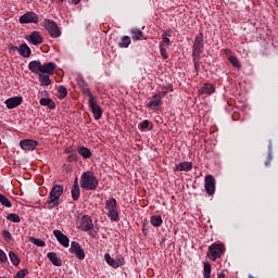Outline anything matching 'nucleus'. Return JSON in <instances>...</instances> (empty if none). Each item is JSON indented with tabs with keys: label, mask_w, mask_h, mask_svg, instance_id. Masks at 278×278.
Returning a JSON list of instances; mask_svg holds the SVG:
<instances>
[{
	"label": "nucleus",
	"mask_w": 278,
	"mask_h": 278,
	"mask_svg": "<svg viewBox=\"0 0 278 278\" xmlns=\"http://www.w3.org/2000/svg\"><path fill=\"white\" fill-rule=\"evenodd\" d=\"M149 119H144L141 124H140V127L141 129H149Z\"/></svg>",
	"instance_id": "obj_41"
},
{
	"label": "nucleus",
	"mask_w": 278,
	"mask_h": 278,
	"mask_svg": "<svg viewBox=\"0 0 278 278\" xmlns=\"http://www.w3.org/2000/svg\"><path fill=\"white\" fill-rule=\"evenodd\" d=\"M36 68H37V71H39V74L54 75L55 68H58V66L53 62H49V63H46L42 65V64H40V61H36Z\"/></svg>",
	"instance_id": "obj_6"
},
{
	"label": "nucleus",
	"mask_w": 278,
	"mask_h": 278,
	"mask_svg": "<svg viewBox=\"0 0 278 278\" xmlns=\"http://www.w3.org/2000/svg\"><path fill=\"white\" fill-rule=\"evenodd\" d=\"M104 260L106 262V264H109V266H112V268H118V262H116L114 258H112V256H110V254H105L104 255Z\"/></svg>",
	"instance_id": "obj_26"
},
{
	"label": "nucleus",
	"mask_w": 278,
	"mask_h": 278,
	"mask_svg": "<svg viewBox=\"0 0 278 278\" xmlns=\"http://www.w3.org/2000/svg\"><path fill=\"white\" fill-rule=\"evenodd\" d=\"M2 236L4 240H12V233L8 230H3Z\"/></svg>",
	"instance_id": "obj_40"
},
{
	"label": "nucleus",
	"mask_w": 278,
	"mask_h": 278,
	"mask_svg": "<svg viewBox=\"0 0 278 278\" xmlns=\"http://www.w3.org/2000/svg\"><path fill=\"white\" fill-rule=\"evenodd\" d=\"M99 186V179L94 176L92 172H85L80 177V188L83 190H97Z\"/></svg>",
	"instance_id": "obj_1"
},
{
	"label": "nucleus",
	"mask_w": 278,
	"mask_h": 278,
	"mask_svg": "<svg viewBox=\"0 0 278 278\" xmlns=\"http://www.w3.org/2000/svg\"><path fill=\"white\" fill-rule=\"evenodd\" d=\"M129 45H131V38L129 36H124L122 38V41H119L118 47H121L122 49H127Z\"/></svg>",
	"instance_id": "obj_25"
},
{
	"label": "nucleus",
	"mask_w": 278,
	"mask_h": 278,
	"mask_svg": "<svg viewBox=\"0 0 278 278\" xmlns=\"http://www.w3.org/2000/svg\"><path fill=\"white\" fill-rule=\"evenodd\" d=\"M229 62L235 66V68H242V63H240V60L237 59V56H229Z\"/></svg>",
	"instance_id": "obj_30"
},
{
	"label": "nucleus",
	"mask_w": 278,
	"mask_h": 278,
	"mask_svg": "<svg viewBox=\"0 0 278 278\" xmlns=\"http://www.w3.org/2000/svg\"><path fill=\"white\" fill-rule=\"evenodd\" d=\"M83 92H84V94H86L88 98H89V103L91 102V101H94V96H92V91H90V88H86V87H84L83 88Z\"/></svg>",
	"instance_id": "obj_35"
},
{
	"label": "nucleus",
	"mask_w": 278,
	"mask_h": 278,
	"mask_svg": "<svg viewBox=\"0 0 278 278\" xmlns=\"http://www.w3.org/2000/svg\"><path fill=\"white\" fill-rule=\"evenodd\" d=\"M64 192V187L62 185H54L50 191V197L48 200L49 210H53V207H58L60 205V197H62Z\"/></svg>",
	"instance_id": "obj_3"
},
{
	"label": "nucleus",
	"mask_w": 278,
	"mask_h": 278,
	"mask_svg": "<svg viewBox=\"0 0 278 278\" xmlns=\"http://www.w3.org/2000/svg\"><path fill=\"white\" fill-rule=\"evenodd\" d=\"M49 76H50L49 74L38 73V79H39L40 86H51V78Z\"/></svg>",
	"instance_id": "obj_19"
},
{
	"label": "nucleus",
	"mask_w": 278,
	"mask_h": 278,
	"mask_svg": "<svg viewBox=\"0 0 278 278\" xmlns=\"http://www.w3.org/2000/svg\"><path fill=\"white\" fill-rule=\"evenodd\" d=\"M89 106L93 114L94 119L100 121L101 116H103V110H101V106L97 104L94 100H91V102H89Z\"/></svg>",
	"instance_id": "obj_11"
},
{
	"label": "nucleus",
	"mask_w": 278,
	"mask_h": 278,
	"mask_svg": "<svg viewBox=\"0 0 278 278\" xmlns=\"http://www.w3.org/2000/svg\"><path fill=\"white\" fill-rule=\"evenodd\" d=\"M160 52L163 60H168V53L166 52V48H164L163 43H160Z\"/></svg>",
	"instance_id": "obj_37"
},
{
	"label": "nucleus",
	"mask_w": 278,
	"mask_h": 278,
	"mask_svg": "<svg viewBox=\"0 0 278 278\" xmlns=\"http://www.w3.org/2000/svg\"><path fill=\"white\" fill-rule=\"evenodd\" d=\"M53 236L56 238L58 242L62 244V247L68 248L71 240L68 237H66V235L62 233L60 230H54Z\"/></svg>",
	"instance_id": "obj_13"
},
{
	"label": "nucleus",
	"mask_w": 278,
	"mask_h": 278,
	"mask_svg": "<svg viewBox=\"0 0 278 278\" xmlns=\"http://www.w3.org/2000/svg\"><path fill=\"white\" fill-rule=\"evenodd\" d=\"M71 251L76 255L78 260H85L86 253L84 252V249H81V245L77 241H72L71 243Z\"/></svg>",
	"instance_id": "obj_9"
},
{
	"label": "nucleus",
	"mask_w": 278,
	"mask_h": 278,
	"mask_svg": "<svg viewBox=\"0 0 278 278\" xmlns=\"http://www.w3.org/2000/svg\"><path fill=\"white\" fill-rule=\"evenodd\" d=\"M39 103L40 105L49 108V110H55V102L50 98H41Z\"/></svg>",
	"instance_id": "obj_20"
},
{
	"label": "nucleus",
	"mask_w": 278,
	"mask_h": 278,
	"mask_svg": "<svg viewBox=\"0 0 278 278\" xmlns=\"http://www.w3.org/2000/svg\"><path fill=\"white\" fill-rule=\"evenodd\" d=\"M59 92H60L59 99H66V97L68 94V90L66 89V87L60 86Z\"/></svg>",
	"instance_id": "obj_34"
},
{
	"label": "nucleus",
	"mask_w": 278,
	"mask_h": 278,
	"mask_svg": "<svg viewBox=\"0 0 278 278\" xmlns=\"http://www.w3.org/2000/svg\"><path fill=\"white\" fill-rule=\"evenodd\" d=\"M29 240H30V242H31L33 244H36V238L33 237V238H30Z\"/></svg>",
	"instance_id": "obj_53"
},
{
	"label": "nucleus",
	"mask_w": 278,
	"mask_h": 278,
	"mask_svg": "<svg viewBox=\"0 0 278 278\" xmlns=\"http://www.w3.org/2000/svg\"><path fill=\"white\" fill-rule=\"evenodd\" d=\"M7 220H10L11 223H21V216H18L17 214H14V213H10L7 216Z\"/></svg>",
	"instance_id": "obj_32"
},
{
	"label": "nucleus",
	"mask_w": 278,
	"mask_h": 278,
	"mask_svg": "<svg viewBox=\"0 0 278 278\" xmlns=\"http://www.w3.org/2000/svg\"><path fill=\"white\" fill-rule=\"evenodd\" d=\"M204 278H210L212 277V264L210 263H204Z\"/></svg>",
	"instance_id": "obj_29"
},
{
	"label": "nucleus",
	"mask_w": 278,
	"mask_h": 278,
	"mask_svg": "<svg viewBox=\"0 0 278 278\" xmlns=\"http://www.w3.org/2000/svg\"><path fill=\"white\" fill-rule=\"evenodd\" d=\"M144 232H147V230H146V229H143V233H144Z\"/></svg>",
	"instance_id": "obj_57"
},
{
	"label": "nucleus",
	"mask_w": 278,
	"mask_h": 278,
	"mask_svg": "<svg viewBox=\"0 0 278 278\" xmlns=\"http://www.w3.org/2000/svg\"><path fill=\"white\" fill-rule=\"evenodd\" d=\"M216 92V88L213 84L205 83L202 87L198 90V94H214Z\"/></svg>",
	"instance_id": "obj_14"
},
{
	"label": "nucleus",
	"mask_w": 278,
	"mask_h": 278,
	"mask_svg": "<svg viewBox=\"0 0 278 278\" xmlns=\"http://www.w3.org/2000/svg\"><path fill=\"white\" fill-rule=\"evenodd\" d=\"M28 68L33 73H36V61L30 62L29 65H28Z\"/></svg>",
	"instance_id": "obj_44"
},
{
	"label": "nucleus",
	"mask_w": 278,
	"mask_h": 278,
	"mask_svg": "<svg viewBox=\"0 0 278 278\" xmlns=\"http://www.w3.org/2000/svg\"><path fill=\"white\" fill-rule=\"evenodd\" d=\"M48 260H50L54 266H62V260L58 257L55 252L48 253Z\"/></svg>",
	"instance_id": "obj_21"
},
{
	"label": "nucleus",
	"mask_w": 278,
	"mask_h": 278,
	"mask_svg": "<svg viewBox=\"0 0 278 278\" xmlns=\"http://www.w3.org/2000/svg\"><path fill=\"white\" fill-rule=\"evenodd\" d=\"M166 94H168V91H161L159 93H155V96L159 97L161 101L163 97H166Z\"/></svg>",
	"instance_id": "obj_46"
},
{
	"label": "nucleus",
	"mask_w": 278,
	"mask_h": 278,
	"mask_svg": "<svg viewBox=\"0 0 278 278\" xmlns=\"http://www.w3.org/2000/svg\"><path fill=\"white\" fill-rule=\"evenodd\" d=\"M28 270L27 269H22L16 273L14 278H25L27 276Z\"/></svg>",
	"instance_id": "obj_38"
},
{
	"label": "nucleus",
	"mask_w": 278,
	"mask_h": 278,
	"mask_svg": "<svg viewBox=\"0 0 278 278\" xmlns=\"http://www.w3.org/2000/svg\"><path fill=\"white\" fill-rule=\"evenodd\" d=\"M36 247H45V241L36 239Z\"/></svg>",
	"instance_id": "obj_48"
},
{
	"label": "nucleus",
	"mask_w": 278,
	"mask_h": 278,
	"mask_svg": "<svg viewBox=\"0 0 278 278\" xmlns=\"http://www.w3.org/2000/svg\"><path fill=\"white\" fill-rule=\"evenodd\" d=\"M92 227H94V224H92V218H90V216L85 215L80 218L78 228H80L81 231H90Z\"/></svg>",
	"instance_id": "obj_10"
},
{
	"label": "nucleus",
	"mask_w": 278,
	"mask_h": 278,
	"mask_svg": "<svg viewBox=\"0 0 278 278\" xmlns=\"http://www.w3.org/2000/svg\"><path fill=\"white\" fill-rule=\"evenodd\" d=\"M5 262H8V255H5V252L0 249V263L5 264Z\"/></svg>",
	"instance_id": "obj_39"
},
{
	"label": "nucleus",
	"mask_w": 278,
	"mask_h": 278,
	"mask_svg": "<svg viewBox=\"0 0 278 278\" xmlns=\"http://www.w3.org/2000/svg\"><path fill=\"white\" fill-rule=\"evenodd\" d=\"M21 103H23V97H12L5 100L8 110H14V108H18Z\"/></svg>",
	"instance_id": "obj_12"
},
{
	"label": "nucleus",
	"mask_w": 278,
	"mask_h": 278,
	"mask_svg": "<svg viewBox=\"0 0 278 278\" xmlns=\"http://www.w3.org/2000/svg\"><path fill=\"white\" fill-rule=\"evenodd\" d=\"M205 191L208 193L210 197H214V193L216 192V179L212 175L205 176Z\"/></svg>",
	"instance_id": "obj_8"
},
{
	"label": "nucleus",
	"mask_w": 278,
	"mask_h": 278,
	"mask_svg": "<svg viewBox=\"0 0 278 278\" xmlns=\"http://www.w3.org/2000/svg\"><path fill=\"white\" fill-rule=\"evenodd\" d=\"M162 100L160 99V96L154 94L152 97V100L147 103V108H150V110H153V112H157L160 106H162Z\"/></svg>",
	"instance_id": "obj_15"
},
{
	"label": "nucleus",
	"mask_w": 278,
	"mask_h": 278,
	"mask_svg": "<svg viewBox=\"0 0 278 278\" xmlns=\"http://www.w3.org/2000/svg\"><path fill=\"white\" fill-rule=\"evenodd\" d=\"M150 223L153 227H162V217L160 215H154L151 217Z\"/></svg>",
	"instance_id": "obj_28"
},
{
	"label": "nucleus",
	"mask_w": 278,
	"mask_h": 278,
	"mask_svg": "<svg viewBox=\"0 0 278 278\" xmlns=\"http://www.w3.org/2000/svg\"><path fill=\"white\" fill-rule=\"evenodd\" d=\"M18 53L22 58H29L31 55V49L27 43H23L18 49Z\"/></svg>",
	"instance_id": "obj_18"
},
{
	"label": "nucleus",
	"mask_w": 278,
	"mask_h": 278,
	"mask_svg": "<svg viewBox=\"0 0 278 278\" xmlns=\"http://www.w3.org/2000/svg\"><path fill=\"white\" fill-rule=\"evenodd\" d=\"M66 153H71V150H70V149H67V150H66Z\"/></svg>",
	"instance_id": "obj_55"
},
{
	"label": "nucleus",
	"mask_w": 278,
	"mask_h": 278,
	"mask_svg": "<svg viewBox=\"0 0 278 278\" xmlns=\"http://www.w3.org/2000/svg\"><path fill=\"white\" fill-rule=\"evenodd\" d=\"M168 36H170V34H168L167 31H165L164 34H163V39H162V41L160 42V45H162L163 43V47H164V45H170V39L168 38Z\"/></svg>",
	"instance_id": "obj_36"
},
{
	"label": "nucleus",
	"mask_w": 278,
	"mask_h": 278,
	"mask_svg": "<svg viewBox=\"0 0 278 278\" xmlns=\"http://www.w3.org/2000/svg\"><path fill=\"white\" fill-rule=\"evenodd\" d=\"M0 203L1 205H3L4 207H12V202H10V200L0 193Z\"/></svg>",
	"instance_id": "obj_31"
},
{
	"label": "nucleus",
	"mask_w": 278,
	"mask_h": 278,
	"mask_svg": "<svg viewBox=\"0 0 278 278\" xmlns=\"http://www.w3.org/2000/svg\"><path fill=\"white\" fill-rule=\"evenodd\" d=\"M203 34H199L194 38L193 47H192V58H193V63H194V68H199V60L201 58V53H203Z\"/></svg>",
	"instance_id": "obj_2"
},
{
	"label": "nucleus",
	"mask_w": 278,
	"mask_h": 278,
	"mask_svg": "<svg viewBox=\"0 0 278 278\" xmlns=\"http://www.w3.org/2000/svg\"><path fill=\"white\" fill-rule=\"evenodd\" d=\"M20 147L23 151H34L36 149V141L31 139H24L20 142Z\"/></svg>",
	"instance_id": "obj_16"
},
{
	"label": "nucleus",
	"mask_w": 278,
	"mask_h": 278,
	"mask_svg": "<svg viewBox=\"0 0 278 278\" xmlns=\"http://www.w3.org/2000/svg\"><path fill=\"white\" fill-rule=\"evenodd\" d=\"M45 27L48 29L51 38H60L62 36V31H60V27H58L55 22L46 20Z\"/></svg>",
	"instance_id": "obj_7"
},
{
	"label": "nucleus",
	"mask_w": 278,
	"mask_h": 278,
	"mask_svg": "<svg viewBox=\"0 0 278 278\" xmlns=\"http://www.w3.org/2000/svg\"><path fill=\"white\" fill-rule=\"evenodd\" d=\"M192 168V163L190 162H182L179 163L178 165H176V170H185L186 173L190 172V169Z\"/></svg>",
	"instance_id": "obj_23"
},
{
	"label": "nucleus",
	"mask_w": 278,
	"mask_h": 278,
	"mask_svg": "<svg viewBox=\"0 0 278 278\" xmlns=\"http://www.w3.org/2000/svg\"><path fill=\"white\" fill-rule=\"evenodd\" d=\"M78 153L79 155H81V157H84L85 160H88L90 157H92V152L90 151V149L86 148V147H80L78 148Z\"/></svg>",
	"instance_id": "obj_22"
},
{
	"label": "nucleus",
	"mask_w": 278,
	"mask_h": 278,
	"mask_svg": "<svg viewBox=\"0 0 278 278\" xmlns=\"http://www.w3.org/2000/svg\"><path fill=\"white\" fill-rule=\"evenodd\" d=\"M131 34V38L132 40H141L142 36H144V34L142 33V30H140L139 28H132L130 30Z\"/></svg>",
	"instance_id": "obj_24"
},
{
	"label": "nucleus",
	"mask_w": 278,
	"mask_h": 278,
	"mask_svg": "<svg viewBox=\"0 0 278 278\" xmlns=\"http://www.w3.org/2000/svg\"><path fill=\"white\" fill-rule=\"evenodd\" d=\"M72 3L74 5H79V3H81V0H72Z\"/></svg>",
	"instance_id": "obj_51"
},
{
	"label": "nucleus",
	"mask_w": 278,
	"mask_h": 278,
	"mask_svg": "<svg viewBox=\"0 0 278 278\" xmlns=\"http://www.w3.org/2000/svg\"><path fill=\"white\" fill-rule=\"evenodd\" d=\"M68 162H77V153L67 156Z\"/></svg>",
	"instance_id": "obj_43"
},
{
	"label": "nucleus",
	"mask_w": 278,
	"mask_h": 278,
	"mask_svg": "<svg viewBox=\"0 0 278 278\" xmlns=\"http://www.w3.org/2000/svg\"><path fill=\"white\" fill-rule=\"evenodd\" d=\"M20 23L27 24V23H36V13L34 12H27L24 15L20 17Z\"/></svg>",
	"instance_id": "obj_17"
},
{
	"label": "nucleus",
	"mask_w": 278,
	"mask_h": 278,
	"mask_svg": "<svg viewBox=\"0 0 278 278\" xmlns=\"http://www.w3.org/2000/svg\"><path fill=\"white\" fill-rule=\"evenodd\" d=\"M217 278H225V274L224 273L218 274Z\"/></svg>",
	"instance_id": "obj_54"
},
{
	"label": "nucleus",
	"mask_w": 278,
	"mask_h": 278,
	"mask_svg": "<svg viewBox=\"0 0 278 278\" xmlns=\"http://www.w3.org/2000/svg\"><path fill=\"white\" fill-rule=\"evenodd\" d=\"M270 162H273V159L268 156L267 161L265 162V166H270Z\"/></svg>",
	"instance_id": "obj_49"
},
{
	"label": "nucleus",
	"mask_w": 278,
	"mask_h": 278,
	"mask_svg": "<svg viewBox=\"0 0 278 278\" xmlns=\"http://www.w3.org/2000/svg\"><path fill=\"white\" fill-rule=\"evenodd\" d=\"M9 258L13 266H18V264H21V258L18 257V255H16V253L12 251L9 253Z\"/></svg>",
	"instance_id": "obj_27"
},
{
	"label": "nucleus",
	"mask_w": 278,
	"mask_h": 278,
	"mask_svg": "<svg viewBox=\"0 0 278 278\" xmlns=\"http://www.w3.org/2000/svg\"><path fill=\"white\" fill-rule=\"evenodd\" d=\"M36 45H42V36H40V33H36Z\"/></svg>",
	"instance_id": "obj_45"
},
{
	"label": "nucleus",
	"mask_w": 278,
	"mask_h": 278,
	"mask_svg": "<svg viewBox=\"0 0 278 278\" xmlns=\"http://www.w3.org/2000/svg\"><path fill=\"white\" fill-rule=\"evenodd\" d=\"M72 199L73 201H79V197L81 194V191L79 190V188H72Z\"/></svg>",
	"instance_id": "obj_33"
},
{
	"label": "nucleus",
	"mask_w": 278,
	"mask_h": 278,
	"mask_svg": "<svg viewBox=\"0 0 278 278\" xmlns=\"http://www.w3.org/2000/svg\"><path fill=\"white\" fill-rule=\"evenodd\" d=\"M77 84L80 88H86V80H84V78H78Z\"/></svg>",
	"instance_id": "obj_42"
},
{
	"label": "nucleus",
	"mask_w": 278,
	"mask_h": 278,
	"mask_svg": "<svg viewBox=\"0 0 278 278\" xmlns=\"http://www.w3.org/2000/svg\"><path fill=\"white\" fill-rule=\"evenodd\" d=\"M225 243H213L208 247L207 257L211 262H216L225 255Z\"/></svg>",
	"instance_id": "obj_5"
},
{
	"label": "nucleus",
	"mask_w": 278,
	"mask_h": 278,
	"mask_svg": "<svg viewBox=\"0 0 278 278\" xmlns=\"http://www.w3.org/2000/svg\"><path fill=\"white\" fill-rule=\"evenodd\" d=\"M11 49H12L13 51H18L20 48L16 47V46H12Z\"/></svg>",
	"instance_id": "obj_52"
},
{
	"label": "nucleus",
	"mask_w": 278,
	"mask_h": 278,
	"mask_svg": "<svg viewBox=\"0 0 278 278\" xmlns=\"http://www.w3.org/2000/svg\"><path fill=\"white\" fill-rule=\"evenodd\" d=\"M144 232H147V230H146V229H143V233H144Z\"/></svg>",
	"instance_id": "obj_56"
},
{
	"label": "nucleus",
	"mask_w": 278,
	"mask_h": 278,
	"mask_svg": "<svg viewBox=\"0 0 278 278\" xmlns=\"http://www.w3.org/2000/svg\"><path fill=\"white\" fill-rule=\"evenodd\" d=\"M105 210L108 212V216L112 223H118V202L116 199L110 198L105 201Z\"/></svg>",
	"instance_id": "obj_4"
},
{
	"label": "nucleus",
	"mask_w": 278,
	"mask_h": 278,
	"mask_svg": "<svg viewBox=\"0 0 278 278\" xmlns=\"http://www.w3.org/2000/svg\"><path fill=\"white\" fill-rule=\"evenodd\" d=\"M30 42H31V45H36V31H33L30 34Z\"/></svg>",
	"instance_id": "obj_47"
},
{
	"label": "nucleus",
	"mask_w": 278,
	"mask_h": 278,
	"mask_svg": "<svg viewBox=\"0 0 278 278\" xmlns=\"http://www.w3.org/2000/svg\"><path fill=\"white\" fill-rule=\"evenodd\" d=\"M72 188H79V181L77 180V178H75L74 185Z\"/></svg>",
	"instance_id": "obj_50"
}]
</instances>
